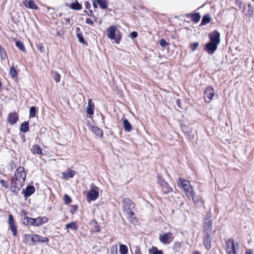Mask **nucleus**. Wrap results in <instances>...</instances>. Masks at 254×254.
Returning a JSON list of instances; mask_svg holds the SVG:
<instances>
[{
	"label": "nucleus",
	"mask_w": 254,
	"mask_h": 254,
	"mask_svg": "<svg viewBox=\"0 0 254 254\" xmlns=\"http://www.w3.org/2000/svg\"><path fill=\"white\" fill-rule=\"evenodd\" d=\"M26 173L23 167H18L12 177L10 186L11 192L17 194L25 184Z\"/></svg>",
	"instance_id": "nucleus-1"
},
{
	"label": "nucleus",
	"mask_w": 254,
	"mask_h": 254,
	"mask_svg": "<svg viewBox=\"0 0 254 254\" xmlns=\"http://www.w3.org/2000/svg\"><path fill=\"white\" fill-rule=\"evenodd\" d=\"M123 207L124 212L127 215V219L132 223L137 222L132 209L134 208V204L129 198H125L123 200Z\"/></svg>",
	"instance_id": "nucleus-2"
},
{
	"label": "nucleus",
	"mask_w": 254,
	"mask_h": 254,
	"mask_svg": "<svg viewBox=\"0 0 254 254\" xmlns=\"http://www.w3.org/2000/svg\"><path fill=\"white\" fill-rule=\"evenodd\" d=\"M203 232L205 234H211L212 230V212L210 210L207 212L203 219Z\"/></svg>",
	"instance_id": "nucleus-3"
},
{
	"label": "nucleus",
	"mask_w": 254,
	"mask_h": 254,
	"mask_svg": "<svg viewBox=\"0 0 254 254\" xmlns=\"http://www.w3.org/2000/svg\"><path fill=\"white\" fill-rule=\"evenodd\" d=\"M227 254H237V248L238 244H235L233 239H229L225 243Z\"/></svg>",
	"instance_id": "nucleus-4"
},
{
	"label": "nucleus",
	"mask_w": 254,
	"mask_h": 254,
	"mask_svg": "<svg viewBox=\"0 0 254 254\" xmlns=\"http://www.w3.org/2000/svg\"><path fill=\"white\" fill-rule=\"evenodd\" d=\"M157 177L158 182L161 186L162 191L164 194H167L173 191L172 188L170 187L169 185L161 176L158 175Z\"/></svg>",
	"instance_id": "nucleus-5"
},
{
	"label": "nucleus",
	"mask_w": 254,
	"mask_h": 254,
	"mask_svg": "<svg viewBox=\"0 0 254 254\" xmlns=\"http://www.w3.org/2000/svg\"><path fill=\"white\" fill-rule=\"evenodd\" d=\"M186 196L190 198H192V200L195 204L196 206H199L201 205V202L199 201V199L195 196V192L193 190L192 187H190V189H187L186 190H184Z\"/></svg>",
	"instance_id": "nucleus-6"
},
{
	"label": "nucleus",
	"mask_w": 254,
	"mask_h": 254,
	"mask_svg": "<svg viewBox=\"0 0 254 254\" xmlns=\"http://www.w3.org/2000/svg\"><path fill=\"white\" fill-rule=\"evenodd\" d=\"M173 239L174 236L173 234L170 232L164 233L159 236L160 242L165 245L170 244L173 241Z\"/></svg>",
	"instance_id": "nucleus-7"
},
{
	"label": "nucleus",
	"mask_w": 254,
	"mask_h": 254,
	"mask_svg": "<svg viewBox=\"0 0 254 254\" xmlns=\"http://www.w3.org/2000/svg\"><path fill=\"white\" fill-rule=\"evenodd\" d=\"M98 196L99 191L97 187H95L87 192V197L88 201H94L98 198Z\"/></svg>",
	"instance_id": "nucleus-8"
},
{
	"label": "nucleus",
	"mask_w": 254,
	"mask_h": 254,
	"mask_svg": "<svg viewBox=\"0 0 254 254\" xmlns=\"http://www.w3.org/2000/svg\"><path fill=\"white\" fill-rule=\"evenodd\" d=\"M210 42L218 45L220 43V34L216 30L214 31L209 34Z\"/></svg>",
	"instance_id": "nucleus-9"
},
{
	"label": "nucleus",
	"mask_w": 254,
	"mask_h": 254,
	"mask_svg": "<svg viewBox=\"0 0 254 254\" xmlns=\"http://www.w3.org/2000/svg\"><path fill=\"white\" fill-rule=\"evenodd\" d=\"M218 45L215 43L209 42L207 43L204 48V50L209 54L212 55L216 51Z\"/></svg>",
	"instance_id": "nucleus-10"
},
{
	"label": "nucleus",
	"mask_w": 254,
	"mask_h": 254,
	"mask_svg": "<svg viewBox=\"0 0 254 254\" xmlns=\"http://www.w3.org/2000/svg\"><path fill=\"white\" fill-rule=\"evenodd\" d=\"M8 223L13 235L14 236H16L17 234V228L15 224L13 215L11 214L8 215Z\"/></svg>",
	"instance_id": "nucleus-11"
},
{
	"label": "nucleus",
	"mask_w": 254,
	"mask_h": 254,
	"mask_svg": "<svg viewBox=\"0 0 254 254\" xmlns=\"http://www.w3.org/2000/svg\"><path fill=\"white\" fill-rule=\"evenodd\" d=\"M204 94L205 97H207L208 99V101L206 99V101L208 103L210 102L215 95L214 88L211 86L208 87L204 92Z\"/></svg>",
	"instance_id": "nucleus-12"
},
{
	"label": "nucleus",
	"mask_w": 254,
	"mask_h": 254,
	"mask_svg": "<svg viewBox=\"0 0 254 254\" xmlns=\"http://www.w3.org/2000/svg\"><path fill=\"white\" fill-rule=\"evenodd\" d=\"M7 122L11 125L16 124L18 120V115L16 113H10L7 118Z\"/></svg>",
	"instance_id": "nucleus-13"
},
{
	"label": "nucleus",
	"mask_w": 254,
	"mask_h": 254,
	"mask_svg": "<svg viewBox=\"0 0 254 254\" xmlns=\"http://www.w3.org/2000/svg\"><path fill=\"white\" fill-rule=\"evenodd\" d=\"M178 184L183 190H186L187 189H190V187L191 186L189 181L181 178L179 179Z\"/></svg>",
	"instance_id": "nucleus-14"
},
{
	"label": "nucleus",
	"mask_w": 254,
	"mask_h": 254,
	"mask_svg": "<svg viewBox=\"0 0 254 254\" xmlns=\"http://www.w3.org/2000/svg\"><path fill=\"white\" fill-rule=\"evenodd\" d=\"M116 30L117 27L115 26H111L108 28L107 35L109 39L111 40L115 39Z\"/></svg>",
	"instance_id": "nucleus-15"
},
{
	"label": "nucleus",
	"mask_w": 254,
	"mask_h": 254,
	"mask_svg": "<svg viewBox=\"0 0 254 254\" xmlns=\"http://www.w3.org/2000/svg\"><path fill=\"white\" fill-rule=\"evenodd\" d=\"M211 234H205L203 239V244L207 250H209L211 248Z\"/></svg>",
	"instance_id": "nucleus-16"
},
{
	"label": "nucleus",
	"mask_w": 254,
	"mask_h": 254,
	"mask_svg": "<svg viewBox=\"0 0 254 254\" xmlns=\"http://www.w3.org/2000/svg\"><path fill=\"white\" fill-rule=\"evenodd\" d=\"M48 221V219L46 217H38L36 218H34V226H38L43 224H45Z\"/></svg>",
	"instance_id": "nucleus-17"
},
{
	"label": "nucleus",
	"mask_w": 254,
	"mask_h": 254,
	"mask_svg": "<svg viewBox=\"0 0 254 254\" xmlns=\"http://www.w3.org/2000/svg\"><path fill=\"white\" fill-rule=\"evenodd\" d=\"M35 189L33 186H27L25 190H23L22 193H24V197L27 198L35 192Z\"/></svg>",
	"instance_id": "nucleus-18"
},
{
	"label": "nucleus",
	"mask_w": 254,
	"mask_h": 254,
	"mask_svg": "<svg viewBox=\"0 0 254 254\" xmlns=\"http://www.w3.org/2000/svg\"><path fill=\"white\" fill-rule=\"evenodd\" d=\"M76 174V172L70 169H67L64 172L62 173L63 178L68 180L69 178H72Z\"/></svg>",
	"instance_id": "nucleus-19"
},
{
	"label": "nucleus",
	"mask_w": 254,
	"mask_h": 254,
	"mask_svg": "<svg viewBox=\"0 0 254 254\" xmlns=\"http://www.w3.org/2000/svg\"><path fill=\"white\" fill-rule=\"evenodd\" d=\"M94 105L92 103V100L88 99V106L87 108V113L89 115H92L94 114Z\"/></svg>",
	"instance_id": "nucleus-20"
},
{
	"label": "nucleus",
	"mask_w": 254,
	"mask_h": 254,
	"mask_svg": "<svg viewBox=\"0 0 254 254\" xmlns=\"http://www.w3.org/2000/svg\"><path fill=\"white\" fill-rule=\"evenodd\" d=\"M91 131L97 136L101 137L103 136V131L96 126H93L91 128Z\"/></svg>",
	"instance_id": "nucleus-21"
},
{
	"label": "nucleus",
	"mask_w": 254,
	"mask_h": 254,
	"mask_svg": "<svg viewBox=\"0 0 254 254\" xmlns=\"http://www.w3.org/2000/svg\"><path fill=\"white\" fill-rule=\"evenodd\" d=\"M31 152L34 154L41 155L42 154V150L38 145H34L31 149Z\"/></svg>",
	"instance_id": "nucleus-22"
},
{
	"label": "nucleus",
	"mask_w": 254,
	"mask_h": 254,
	"mask_svg": "<svg viewBox=\"0 0 254 254\" xmlns=\"http://www.w3.org/2000/svg\"><path fill=\"white\" fill-rule=\"evenodd\" d=\"M123 125L124 130L127 132H130L132 129V126L127 119L123 120Z\"/></svg>",
	"instance_id": "nucleus-23"
},
{
	"label": "nucleus",
	"mask_w": 254,
	"mask_h": 254,
	"mask_svg": "<svg viewBox=\"0 0 254 254\" xmlns=\"http://www.w3.org/2000/svg\"><path fill=\"white\" fill-rule=\"evenodd\" d=\"M29 123L28 122L22 123L20 126V130L21 132H26L29 130Z\"/></svg>",
	"instance_id": "nucleus-24"
},
{
	"label": "nucleus",
	"mask_w": 254,
	"mask_h": 254,
	"mask_svg": "<svg viewBox=\"0 0 254 254\" xmlns=\"http://www.w3.org/2000/svg\"><path fill=\"white\" fill-rule=\"evenodd\" d=\"M190 15L191 17L192 21L195 23H197L200 19V15L199 13H191L188 16Z\"/></svg>",
	"instance_id": "nucleus-25"
},
{
	"label": "nucleus",
	"mask_w": 254,
	"mask_h": 254,
	"mask_svg": "<svg viewBox=\"0 0 254 254\" xmlns=\"http://www.w3.org/2000/svg\"><path fill=\"white\" fill-rule=\"evenodd\" d=\"M211 17L210 16L209 14H205L204 15L202 19L201 22V25H204L210 22L211 20Z\"/></svg>",
	"instance_id": "nucleus-26"
},
{
	"label": "nucleus",
	"mask_w": 254,
	"mask_h": 254,
	"mask_svg": "<svg viewBox=\"0 0 254 254\" xmlns=\"http://www.w3.org/2000/svg\"><path fill=\"white\" fill-rule=\"evenodd\" d=\"M128 252L127 247L124 244L119 245V252L121 254H127Z\"/></svg>",
	"instance_id": "nucleus-27"
},
{
	"label": "nucleus",
	"mask_w": 254,
	"mask_h": 254,
	"mask_svg": "<svg viewBox=\"0 0 254 254\" xmlns=\"http://www.w3.org/2000/svg\"><path fill=\"white\" fill-rule=\"evenodd\" d=\"M70 8L75 10H80L82 9V5L77 1H76L75 2H73L71 4Z\"/></svg>",
	"instance_id": "nucleus-28"
},
{
	"label": "nucleus",
	"mask_w": 254,
	"mask_h": 254,
	"mask_svg": "<svg viewBox=\"0 0 254 254\" xmlns=\"http://www.w3.org/2000/svg\"><path fill=\"white\" fill-rule=\"evenodd\" d=\"M51 74L57 83L60 82L61 79V75L59 73H58L57 71H52L51 72Z\"/></svg>",
	"instance_id": "nucleus-29"
},
{
	"label": "nucleus",
	"mask_w": 254,
	"mask_h": 254,
	"mask_svg": "<svg viewBox=\"0 0 254 254\" xmlns=\"http://www.w3.org/2000/svg\"><path fill=\"white\" fill-rule=\"evenodd\" d=\"M0 56L1 60H5L7 58L6 53L3 48L0 45Z\"/></svg>",
	"instance_id": "nucleus-30"
},
{
	"label": "nucleus",
	"mask_w": 254,
	"mask_h": 254,
	"mask_svg": "<svg viewBox=\"0 0 254 254\" xmlns=\"http://www.w3.org/2000/svg\"><path fill=\"white\" fill-rule=\"evenodd\" d=\"M182 129L186 134L187 137L189 139L191 137V130L188 127L184 126L183 127Z\"/></svg>",
	"instance_id": "nucleus-31"
},
{
	"label": "nucleus",
	"mask_w": 254,
	"mask_h": 254,
	"mask_svg": "<svg viewBox=\"0 0 254 254\" xmlns=\"http://www.w3.org/2000/svg\"><path fill=\"white\" fill-rule=\"evenodd\" d=\"M66 228L69 229L70 228L73 230H76L78 228L75 222H72L70 223H68L66 225Z\"/></svg>",
	"instance_id": "nucleus-32"
},
{
	"label": "nucleus",
	"mask_w": 254,
	"mask_h": 254,
	"mask_svg": "<svg viewBox=\"0 0 254 254\" xmlns=\"http://www.w3.org/2000/svg\"><path fill=\"white\" fill-rule=\"evenodd\" d=\"M97 2L99 4L101 8L103 9H105L107 8L106 0H97Z\"/></svg>",
	"instance_id": "nucleus-33"
},
{
	"label": "nucleus",
	"mask_w": 254,
	"mask_h": 254,
	"mask_svg": "<svg viewBox=\"0 0 254 254\" xmlns=\"http://www.w3.org/2000/svg\"><path fill=\"white\" fill-rule=\"evenodd\" d=\"M16 46L21 51L24 52L25 51L24 45L20 41H17L15 43Z\"/></svg>",
	"instance_id": "nucleus-34"
},
{
	"label": "nucleus",
	"mask_w": 254,
	"mask_h": 254,
	"mask_svg": "<svg viewBox=\"0 0 254 254\" xmlns=\"http://www.w3.org/2000/svg\"><path fill=\"white\" fill-rule=\"evenodd\" d=\"M9 73L12 78H14L17 76V72L14 67L12 66L10 68Z\"/></svg>",
	"instance_id": "nucleus-35"
},
{
	"label": "nucleus",
	"mask_w": 254,
	"mask_h": 254,
	"mask_svg": "<svg viewBox=\"0 0 254 254\" xmlns=\"http://www.w3.org/2000/svg\"><path fill=\"white\" fill-rule=\"evenodd\" d=\"M36 108L34 106H32L30 108V117H34L36 114Z\"/></svg>",
	"instance_id": "nucleus-36"
},
{
	"label": "nucleus",
	"mask_w": 254,
	"mask_h": 254,
	"mask_svg": "<svg viewBox=\"0 0 254 254\" xmlns=\"http://www.w3.org/2000/svg\"><path fill=\"white\" fill-rule=\"evenodd\" d=\"M64 200L65 204H69L71 202L70 197L67 194L64 195Z\"/></svg>",
	"instance_id": "nucleus-37"
},
{
	"label": "nucleus",
	"mask_w": 254,
	"mask_h": 254,
	"mask_svg": "<svg viewBox=\"0 0 254 254\" xmlns=\"http://www.w3.org/2000/svg\"><path fill=\"white\" fill-rule=\"evenodd\" d=\"M40 236L38 235H31V241L34 244L36 242H39Z\"/></svg>",
	"instance_id": "nucleus-38"
},
{
	"label": "nucleus",
	"mask_w": 254,
	"mask_h": 254,
	"mask_svg": "<svg viewBox=\"0 0 254 254\" xmlns=\"http://www.w3.org/2000/svg\"><path fill=\"white\" fill-rule=\"evenodd\" d=\"M159 44L160 45L163 47V48H165L167 46L169 45V43L167 42L166 41V40L164 39H161L160 41H159Z\"/></svg>",
	"instance_id": "nucleus-39"
},
{
	"label": "nucleus",
	"mask_w": 254,
	"mask_h": 254,
	"mask_svg": "<svg viewBox=\"0 0 254 254\" xmlns=\"http://www.w3.org/2000/svg\"><path fill=\"white\" fill-rule=\"evenodd\" d=\"M28 7L32 9H37V7L36 5L35 2L33 0H29L28 2Z\"/></svg>",
	"instance_id": "nucleus-40"
},
{
	"label": "nucleus",
	"mask_w": 254,
	"mask_h": 254,
	"mask_svg": "<svg viewBox=\"0 0 254 254\" xmlns=\"http://www.w3.org/2000/svg\"><path fill=\"white\" fill-rule=\"evenodd\" d=\"M76 37L79 42L81 43H84V39L82 36V35L80 33H78L76 34Z\"/></svg>",
	"instance_id": "nucleus-41"
},
{
	"label": "nucleus",
	"mask_w": 254,
	"mask_h": 254,
	"mask_svg": "<svg viewBox=\"0 0 254 254\" xmlns=\"http://www.w3.org/2000/svg\"><path fill=\"white\" fill-rule=\"evenodd\" d=\"M150 254H163V253L162 251L158 250L157 248L153 247Z\"/></svg>",
	"instance_id": "nucleus-42"
},
{
	"label": "nucleus",
	"mask_w": 254,
	"mask_h": 254,
	"mask_svg": "<svg viewBox=\"0 0 254 254\" xmlns=\"http://www.w3.org/2000/svg\"><path fill=\"white\" fill-rule=\"evenodd\" d=\"M26 219L27 220V224H30L31 225L34 226V218L27 217H26Z\"/></svg>",
	"instance_id": "nucleus-43"
},
{
	"label": "nucleus",
	"mask_w": 254,
	"mask_h": 254,
	"mask_svg": "<svg viewBox=\"0 0 254 254\" xmlns=\"http://www.w3.org/2000/svg\"><path fill=\"white\" fill-rule=\"evenodd\" d=\"M0 183L1 185L5 188L7 189L9 187L8 183L4 180H1Z\"/></svg>",
	"instance_id": "nucleus-44"
},
{
	"label": "nucleus",
	"mask_w": 254,
	"mask_h": 254,
	"mask_svg": "<svg viewBox=\"0 0 254 254\" xmlns=\"http://www.w3.org/2000/svg\"><path fill=\"white\" fill-rule=\"evenodd\" d=\"M37 48L41 53H44L45 52V48L43 45V44H39L37 45Z\"/></svg>",
	"instance_id": "nucleus-45"
},
{
	"label": "nucleus",
	"mask_w": 254,
	"mask_h": 254,
	"mask_svg": "<svg viewBox=\"0 0 254 254\" xmlns=\"http://www.w3.org/2000/svg\"><path fill=\"white\" fill-rule=\"evenodd\" d=\"M134 254H142L140 249L138 246H134Z\"/></svg>",
	"instance_id": "nucleus-46"
},
{
	"label": "nucleus",
	"mask_w": 254,
	"mask_h": 254,
	"mask_svg": "<svg viewBox=\"0 0 254 254\" xmlns=\"http://www.w3.org/2000/svg\"><path fill=\"white\" fill-rule=\"evenodd\" d=\"M198 45H199V44L197 42L193 43L191 46V51L192 52L194 51L195 50V49L197 48V47H198Z\"/></svg>",
	"instance_id": "nucleus-47"
},
{
	"label": "nucleus",
	"mask_w": 254,
	"mask_h": 254,
	"mask_svg": "<svg viewBox=\"0 0 254 254\" xmlns=\"http://www.w3.org/2000/svg\"><path fill=\"white\" fill-rule=\"evenodd\" d=\"M39 242L43 243H48L49 242V239L47 237H43L40 236Z\"/></svg>",
	"instance_id": "nucleus-48"
},
{
	"label": "nucleus",
	"mask_w": 254,
	"mask_h": 254,
	"mask_svg": "<svg viewBox=\"0 0 254 254\" xmlns=\"http://www.w3.org/2000/svg\"><path fill=\"white\" fill-rule=\"evenodd\" d=\"M85 22L88 25L94 26V22L90 18H87L86 19Z\"/></svg>",
	"instance_id": "nucleus-49"
},
{
	"label": "nucleus",
	"mask_w": 254,
	"mask_h": 254,
	"mask_svg": "<svg viewBox=\"0 0 254 254\" xmlns=\"http://www.w3.org/2000/svg\"><path fill=\"white\" fill-rule=\"evenodd\" d=\"M111 254H117V246H116L115 248H112L111 249Z\"/></svg>",
	"instance_id": "nucleus-50"
},
{
	"label": "nucleus",
	"mask_w": 254,
	"mask_h": 254,
	"mask_svg": "<svg viewBox=\"0 0 254 254\" xmlns=\"http://www.w3.org/2000/svg\"><path fill=\"white\" fill-rule=\"evenodd\" d=\"M137 36V33L135 31H132L130 34V37L132 38V39H134V38H136Z\"/></svg>",
	"instance_id": "nucleus-51"
},
{
	"label": "nucleus",
	"mask_w": 254,
	"mask_h": 254,
	"mask_svg": "<svg viewBox=\"0 0 254 254\" xmlns=\"http://www.w3.org/2000/svg\"><path fill=\"white\" fill-rule=\"evenodd\" d=\"M77 209V206L76 205H74L72 206V208L70 210V212L71 214H74L75 211Z\"/></svg>",
	"instance_id": "nucleus-52"
},
{
	"label": "nucleus",
	"mask_w": 254,
	"mask_h": 254,
	"mask_svg": "<svg viewBox=\"0 0 254 254\" xmlns=\"http://www.w3.org/2000/svg\"><path fill=\"white\" fill-rule=\"evenodd\" d=\"M31 235L30 234H25L24 235V239L26 242L31 240Z\"/></svg>",
	"instance_id": "nucleus-53"
},
{
	"label": "nucleus",
	"mask_w": 254,
	"mask_h": 254,
	"mask_svg": "<svg viewBox=\"0 0 254 254\" xmlns=\"http://www.w3.org/2000/svg\"><path fill=\"white\" fill-rule=\"evenodd\" d=\"M84 12L86 13L89 16L94 17L92 14L93 11L91 10H90L88 12H87L86 10H84Z\"/></svg>",
	"instance_id": "nucleus-54"
},
{
	"label": "nucleus",
	"mask_w": 254,
	"mask_h": 254,
	"mask_svg": "<svg viewBox=\"0 0 254 254\" xmlns=\"http://www.w3.org/2000/svg\"><path fill=\"white\" fill-rule=\"evenodd\" d=\"M85 6L86 8H89L90 6V3L88 1H85Z\"/></svg>",
	"instance_id": "nucleus-55"
},
{
	"label": "nucleus",
	"mask_w": 254,
	"mask_h": 254,
	"mask_svg": "<svg viewBox=\"0 0 254 254\" xmlns=\"http://www.w3.org/2000/svg\"><path fill=\"white\" fill-rule=\"evenodd\" d=\"M253 252L252 250H248L246 251L245 254H253Z\"/></svg>",
	"instance_id": "nucleus-56"
},
{
	"label": "nucleus",
	"mask_w": 254,
	"mask_h": 254,
	"mask_svg": "<svg viewBox=\"0 0 254 254\" xmlns=\"http://www.w3.org/2000/svg\"><path fill=\"white\" fill-rule=\"evenodd\" d=\"M120 40H121V38L120 37H118V39H117L116 40H115V42L117 44H119L120 42Z\"/></svg>",
	"instance_id": "nucleus-57"
},
{
	"label": "nucleus",
	"mask_w": 254,
	"mask_h": 254,
	"mask_svg": "<svg viewBox=\"0 0 254 254\" xmlns=\"http://www.w3.org/2000/svg\"><path fill=\"white\" fill-rule=\"evenodd\" d=\"M93 7L94 8H97V3L95 2H93Z\"/></svg>",
	"instance_id": "nucleus-58"
},
{
	"label": "nucleus",
	"mask_w": 254,
	"mask_h": 254,
	"mask_svg": "<svg viewBox=\"0 0 254 254\" xmlns=\"http://www.w3.org/2000/svg\"><path fill=\"white\" fill-rule=\"evenodd\" d=\"M180 100H177V104L178 105L179 107H180Z\"/></svg>",
	"instance_id": "nucleus-59"
},
{
	"label": "nucleus",
	"mask_w": 254,
	"mask_h": 254,
	"mask_svg": "<svg viewBox=\"0 0 254 254\" xmlns=\"http://www.w3.org/2000/svg\"><path fill=\"white\" fill-rule=\"evenodd\" d=\"M193 254H201L200 252H199L198 251H195L194 252V253H193Z\"/></svg>",
	"instance_id": "nucleus-60"
},
{
	"label": "nucleus",
	"mask_w": 254,
	"mask_h": 254,
	"mask_svg": "<svg viewBox=\"0 0 254 254\" xmlns=\"http://www.w3.org/2000/svg\"><path fill=\"white\" fill-rule=\"evenodd\" d=\"M76 31H80V28L77 27V28H76Z\"/></svg>",
	"instance_id": "nucleus-61"
},
{
	"label": "nucleus",
	"mask_w": 254,
	"mask_h": 254,
	"mask_svg": "<svg viewBox=\"0 0 254 254\" xmlns=\"http://www.w3.org/2000/svg\"><path fill=\"white\" fill-rule=\"evenodd\" d=\"M94 18H95V19H94V20H95V22H96V21H97V20H96V19H97V18H96V17H94Z\"/></svg>",
	"instance_id": "nucleus-62"
}]
</instances>
